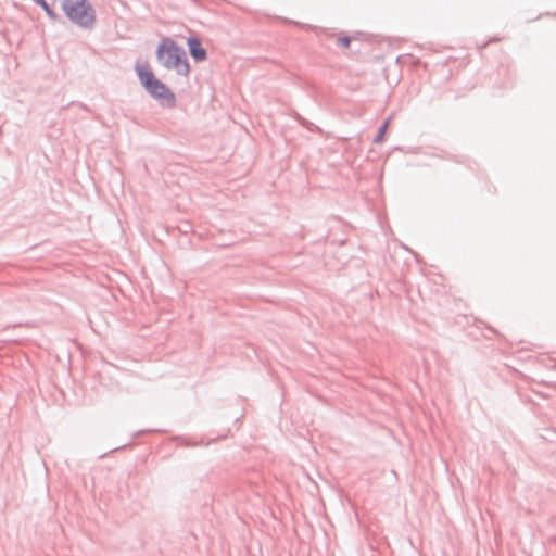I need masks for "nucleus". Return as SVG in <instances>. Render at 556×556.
<instances>
[{
    "mask_svg": "<svg viewBox=\"0 0 556 556\" xmlns=\"http://www.w3.org/2000/svg\"><path fill=\"white\" fill-rule=\"evenodd\" d=\"M66 15L80 26H90L94 22V12L87 0H64Z\"/></svg>",
    "mask_w": 556,
    "mask_h": 556,
    "instance_id": "7ed1b4c3",
    "label": "nucleus"
},
{
    "mask_svg": "<svg viewBox=\"0 0 556 556\" xmlns=\"http://www.w3.org/2000/svg\"><path fill=\"white\" fill-rule=\"evenodd\" d=\"M136 72L140 83L154 99L161 100L169 106L175 105V94L162 83L147 64H137Z\"/></svg>",
    "mask_w": 556,
    "mask_h": 556,
    "instance_id": "f03ea898",
    "label": "nucleus"
},
{
    "mask_svg": "<svg viewBox=\"0 0 556 556\" xmlns=\"http://www.w3.org/2000/svg\"><path fill=\"white\" fill-rule=\"evenodd\" d=\"M156 58L165 68L175 70L182 76H187L190 72L185 51L170 38L161 40L156 49Z\"/></svg>",
    "mask_w": 556,
    "mask_h": 556,
    "instance_id": "f257e3e1",
    "label": "nucleus"
},
{
    "mask_svg": "<svg viewBox=\"0 0 556 556\" xmlns=\"http://www.w3.org/2000/svg\"><path fill=\"white\" fill-rule=\"evenodd\" d=\"M352 41V38L350 36H340L337 39V42L339 46L348 48Z\"/></svg>",
    "mask_w": 556,
    "mask_h": 556,
    "instance_id": "423d86ee",
    "label": "nucleus"
},
{
    "mask_svg": "<svg viewBox=\"0 0 556 556\" xmlns=\"http://www.w3.org/2000/svg\"><path fill=\"white\" fill-rule=\"evenodd\" d=\"M187 43L190 54L195 61H204L206 59V51L199 39L191 37L188 39Z\"/></svg>",
    "mask_w": 556,
    "mask_h": 556,
    "instance_id": "20e7f679",
    "label": "nucleus"
},
{
    "mask_svg": "<svg viewBox=\"0 0 556 556\" xmlns=\"http://www.w3.org/2000/svg\"><path fill=\"white\" fill-rule=\"evenodd\" d=\"M35 1L38 4H40L49 15H52L50 8L45 0H35Z\"/></svg>",
    "mask_w": 556,
    "mask_h": 556,
    "instance_id": "0eeeda50",
    "label": "nucleus"
},
{
    "mask_svg": "<svg viewBox=\"0 0 556 556\" xmlns=\"http://www.w3.org/2000/svg\"><path fill=\"white\" fill-rule=\"evenodd\" d=\"M389 125V121H384L378 128V131L374 138L375 143H379L384 139V135Z\"/></svg>",
    "mask_w": 556,
    "mask_h": 556,
    "instance_id": "39448f33",
    "label": "nucleus"
}]
</instances>
